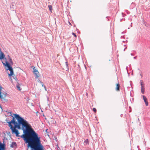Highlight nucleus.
Wrapping results in <instances>:
<instances>
[{
    "label": "nucleus",
    "instance_id": "1",
    "mask_svg": "<svg viewBox=\"0 0 150 150\" xmlns=\"http://www.w3.org/2000/svg\"><path fill=\"white\" fill-rule=\"evenodd\" d=\"M13 115L18 122H16L13 117L11 121L7 122L12 133L16 134L17 137H20L18 130L16 128L21 129L20 126L22 125L24 134L21 137L23 139L25 143H28V147H30L32 150H44V147L41 143L40 137L38 136L31 125L18 115L13 114Z\"/></svg>",
    "mask_w": 150,
    "mask_h": 150
},
{
    "label": "nucleus",
    "instance_id": "2",
    "mask_svg": "<svg viewBox=\"0 0 150 150\" xmlns=\"http://www.w3.org/2000/svg\"><path fill=\"white\" fill-rule=\"evenodd\" d=\"M3 64L8 67V69L10 71V74H9V76H11L13 73V71L12 68L11 67L10 65L7 62H6V64L4 63Z\"/></svg>",
    "mask_w": 150,
    "mask_h": 150
},
{
    "label": "nucleus",
    "instance_id": "3",
    "mask_svg": "<svg viewBox=\"0 0 150 150\" xmlns=\"http://www.w3.org/2000/svg\"><path fill=\"white\" fill-rule=\"evenodd\" d=\"M33 72L35 74L36 78H38L40 76L39 73L38 71L35 69L33 68Z\"/></svg>",
    "mask_w": 150,
    "mask_h": 150
},
{
    "label": "nucleus",
    "instance_id": "4",
    "mask_svg": "<svg viewBox=\"0 0 150 150\" xmlns=\"http://www.w3.org/2000/svg\"><path fill=\"white\" fill-rule=\"evenodd\" d=\"M142 97H143V98L146 104V106H148V102L146 98V97L145 96H144V95H143L142 96Z\"/></svg>",
    "mask_w": 150,
    "mask_h": 150
},
{
    "label": "nucleus",
    "instance_id": "5",
    "mask_svg": "<svg viewBox=\"0 0 150 150\" xmlns=\"http://www.w3.org/2000/svg\"><path fill=\"white\" fill-rule=\"evenodd\" d=\"M140 83L141 87H144V84L143 83V81L142 80L140 81Z\"/></svg>",
    "mask_w": 150,
    "mask_h": 150
},
{
    "label": "nucleus",
    "instance_id": "6",
    "mask_svg": "<svg viewBox=\"0 0 150 150\" xmlns=\"http://www.w3.org/2000/svg\"><path fill=\"white\" fill-rule=\"evenodd\" d=\"M16 87L17 88V89L19 91H21V88H20V85L18 83H17V84L16 85Z\"/></svg>",
    "mask_w": 150,
    "mask_h": 150
},
{
    "label": "nucleus",
    "instance_id": "7",
    "mask_svg": "<svg viewBox=\"0 0 150 150\" xmlns=\"http://www.w3.org/2000/svg\"><path fill=\"white\" fill-rule=\"evenodd\" d=\"M120 85L119 83L117 84L116 85V90L117 91H118L119 90Z\"/></svg>",
    "mask_w": 150,
    "mask_h": 150
},
{
    "label": "nucleus",
    "instance_id": "8",
    "mask_svg": "<svg viewBox=\"0 0 150 150\" xmlns=\"http://www.w3.org/2000/svg\"><path fill=\"white\" fill-rule=\"evenodd\" d=\"M145 92V88L144 87H141V92L142 94H144Z\"/></svg>",
    "mask_w": 150,
    "mask_h": 150
},
{
    "label": "nucleus",
    "instance_id": "9",
    "mask_svg": "<svg viewBox=\"0 0 150 150\" xmlns=\"http://www.w3.org/2000/svg\"><path fill=\"white\" fill-rule=\"evenodd\" d=\"M2 88V87L0 86V98L1 99L3 98V97L1 95V88Z\"/></svg>",
    "mask_w": 150,
    "mask_h": 150
},
{
    "label": "nucleus",
    "instance_id": "10",
    "mask_svg": "<svg viewBox=\"0 0 150 150\" xmlns=\"http://www.w3.org/2000/svg\"><path fill=\"white\" fill-rule=\"evenodd\" d=\"M48 8H49V10L50 11H52V7L51 5H49L48 6Z\"/></svg>",
    "mask_w": 150,
    "mask_h": 150
},
{
    "label": "nucleus",
    "instance_id": "11",
    "mask_svg": "<svg viewBox=\"0 0 150 150\" xmlns=\"http://www.w3.org/2000/svg\"><path fill=\"white\" fill-rule=\"evenodd\" d=\"M40 83H41V84L42 85V86L43 87L45 86V85H44L43 83L42 82H40Z\"/></svg>",
    "mask_w": 150,
    "mask_h": 150
},
{
    "label": "nucleus",
    "instance_id": "12",
    "mask_svg": "<svg viewBox=\"0 0 150 150\" xmlns=\"http://www.w3.org/2000/svg\"><path fill=\"white\" fill-rule=\"evenodd\" d=\"M93 111L95 112H96V109L95 108H93Z\"/></svg>",
    "mask_w": 150,
    "mask_h": 150
},
{
    "label": "nucleus",
    "instance_id": "13",
    "mask_svg": "<svg viewBox=\"0 0 150 150\" xmlns=\"http://www.w3.org/2000/svg\"><path fill=\"white\" fill-rule=\"evenodd\" d=\"M72 34L75 37V38L76 37V35L75 33H72Z\"/></svg>",
    "mask_w": 150,
    "mask_h": 150
},
{
    "label": "nucleus",
    "instance_id": "14",
    "mask_svg": "<svg viewBox=\"0 0 150 150\" xmlns=\"http://www.w3.org/2000/svg\"><path fill=\"white\" fill-rule=\"evenodd\" d=\"M9 61L10 62H12V59H11L10 58V57H9Z\"/></svg>",
    "mask_w": 150,
    "mask_h": 150
},
{
    "label": "nucleus",
    "instance_id": "15",
    "mask_svg": "<svg viewBox=\"0 0 150 150\" xmlns=\"http://www.w3.org/2000/svg\"><path fill=\"white\" fill-rule=\"evenodd\" d=\"M16 144V143L14 142H12V145H14V144Z\"/></svg>",
    "mask_w": 150,
    "mask_h": 150
},
{
    "label": "nucleus",
    "instance_id": "16",
    "mask_svg": "<svg viewBox=\"0 0 150 150\" xmlns=\"http://www.w3.org/2000/svg\"><path fill=\"white\" fill-rule=\"evenodd\" d=\"M44 88L45 89V90L46 91H47V89H46V88L45 86H44Z\"/></svg>",
    "mask_w": 150,
    "mask_h": 150
},
{
    "label": "nucleus",
    "instance_id": "17",
    "mask_svg": "<svg viewBox=\"0 0 150 150\" xmlns=\"http://www.w3.org/2000/svg\"><path fill=\"white\" fill-rule=\"evenodd\" d=\"M88 142V139H87L86 141H85V142L86 143H87V142Z\"/></svg>",
    "mask_w": 150,
    "mask_h": 150
},
{
    "label": "nucleus",
    "instance_id": "18",
    "mask_svg": "<svg viewBox=\"0 0 150 150\" xmlns=\"http://www.w3.org/2000/svg\"><path fill=\"white\" fill-rule=\"evenodd\" d=\"M38 82H39V83H40V82H42L39 79H38Z\"/></svg>",
    "mask_w": 150,
    "mask_h": 150
},
{
    "label": "nucleus",
    "instance_id": "19",
    "mask_svg": "<svg viewBox=\"0 0 150 150\" xmlns=\"http://www.w3.org/2000/svg\"><path fill=\"white\" fill-rule=\"evenodd\" d=\"M140 75L141 76V77H142V74H140Z\"/></svg>",
    "mask_w": 150,
    "mask_h": 150
},
{
    "label": "nucleus",
    "instance_id": "20",
    "mask_svg": "<svg viewBox=\"0 0 150 150\" xmlns=\"http://www.w3.org/2000/svg\"><path fill=\"white\" fill-rule=\"evenodd\" d=\"M11 147H13V145H11Z\"/></svg>",
    "mask_w": 150,
    "mask_h": 150
},
{
    "label": "nucleus",
    "instance_id": "21",
    "mask_svg": "<svg viewBox=\"0 0 150 150\" xmlns=\"http://www.w3.org/2000/svg\"><path fill=\"white\" fill-rule=\"evenodd\" d=\"M131 55H132V56H133V55H134V54H132V53H131Z\"/></svg>",
    "mask_w": 150,
    "mask_h": 150
},
{
    "label": "nucleus",
    "instance_id": "22",
    "mask_svg": "<svg viewBox=\"0 0 150 150\" xmlns=\"http://www.w3.org/2000/svg\"><path fill=\"white\" fill-rule=\"evenodd\" d=\"M134 59H136V57H134Z\"/></svg>",
    "mask_w": 150,
    "mask_h": 150
},
{
    "label": "nucleus",
    "instance_id": "23",
    "mask_svg": "<svg viewBox=\"0 0 150 150\" xmlns=\"http://www.w3.org/2000/svg\"><path fill=\"white\" fill-rule=\"evenodd\" d=\"M67 62H66V64L67 65Z\"/></svg>",
    "mask_w": 150,
    "mask_h": 150
},
{
    "label": "nucleus",
    "instance_id": "24",
    "mask_svg": "<svg viewBox=\"0 0 150 150\" xmlns=\"http://www.w3.org/2000/svg\"><path fill=\"white\" fill-rule=\"evenodd\" d=\"M47 130H46V132H47Z\"/></svg>",
    "mask_w": 150,
    "mask_h": 150
},
{
    "label": "nucleus",
    "instance_id": "25",
    "mask_svg": "<svg viewBox=\"0 0 150 150\" xmlns=\"http://www.w3.org/2000/svg\"><path fill=\"white\" fill-rule=\"evenodd\" d=\"M123 13H122V15H123Z\"/></svg>",
    "mask_w": 150,
    "mask_h": 150
}]
</instances>
